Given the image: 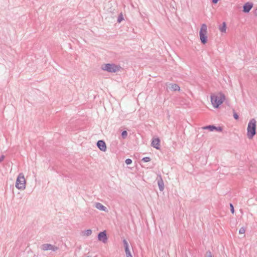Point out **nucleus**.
<instances>
[{
  "instance_id": "1",
  "label": "nucleus",
  "mask_w": 257,
  "mask_h": 257,
  "mask_svg": "<svg viewBox=\"0 0 257 257\" xmlns=\"http://www.w3.org/2000/svg\"><path fill=\"white\" fill-rule=\"evenodd\" d=\"M225 99V95L219 92L218 94H212L211 95V101L213 107L217 108L223 102Z\"/></svg>"
},
{
  "instance_id": "2",
  "label": "nucleus",
  "mask_w": 257,
  "mask_h": 257,
  "mask_svg": "<svg viewBox=\"0 0 257 257\" xmlns=\"http://www.w3.org/2000/svg\"><path fill=\"white\" fill-rule=\"evenodd\" d=\"M256 123L254 118H252L248 122L247 128V136L249 139H251L256 134Z\"/></svg>"
},
{
  "instance_id": "3",
  "label": "nucleus",
  "mask_w": 257,
  "mask_h": 257,
  "mask_svg": "<svg viewBox=\"0 0 257 257\" xmlns=\"http://www.w3.org/2000/svg\"><path fill=\"white\" fill-rule=\"evenodd\" d=\"M120 68V66L114 63L103 64L101 66V69L109 73H115Z\"/></svg>"
},
{
  "instance_id": "4",
  "label": "nucleus",
  "mask_w": 257,
  "mask_h": 257,
  "mask_svg": "<svg viewBox=\"0 0 257 257\" xmlns=\"http://www.w3.org/2000/svg\"><path fill=\"white\" fill-rule=\"evenodd\" d=\"M200 40L202 44H205L207 42V26L203 24L199 31Z\"/></svg>"
},
{
  "instance_id": "5",
  "label": "nucleus",
  "mask_w": 257,
  "mask_h": 257,
  "mask_svg": "<svg viewBox=\"0 0 257 257\" xmlns=\"http://www.w3.org/2000/svg\"><path fill=\"white\" fill-rule=\"evenodd\" d=\"M16 187L17 189L23 190L26 187V180L23 173H20L17 178Z\"/></svg>"
},
{
  "instance_id": "6",
  "label": "nucleus",
  "mask_w": 257,
  "mask_h": 257,
  "mask_svg": "<svg viewBox=\"0 0 257 257\" xmlns=\"http://www.w3.org/2000/svg\"><path fill=\"white\" fill-rule=\"evenodd\" d=\"M97 238L99 241H101L104 243H106L108 240L106 231L103 230L99 232L97 235Z\"/></svg>"
},
{
  "instance_id": "7",
  "label": "nucleus",
  "mask_w": 257,
  "mask_h": 257,
  "mask_svg": "<svg viewBox=\"0 0 257 257\" xmlns=\"http://www.w3.org/2000/svg\"><path fill=\"white\" fill-rule=\"evenodd\" d=\"M41 248L43 250H51L54 251L57 250L59 249L58 247L49 243H45L42 244Z\"/></svg>"
},
{
  "instance_id": "8",
  "label": "nucleus",
  "mask_w": 257,
  "mask_h": 257,
  "mask_svg": "<svg viewBox=\"0 0 257 257\" xmlns=\"http://www.w3.org/2000/svg\"><path fill=\"white\" fill-rule=\"evenodd\" d=\"M204 130H208L211 132H212L213 131H216L217 132H221L222 131L223 128L221 126H216L214 125H208L205 126L203 127Z\"/></svg>"
},
{
  "instance_id": "9",
  "label": "nucleus",
  "mask_w": 257,
  "mask_h": 257,
  "mask_svg": "<svg viewBox=\"0 0 257 257\" xmlns=\"http://www.w3.org/2000/svg\"><path fill=\"white\" fill-rule=\"evenodd\" d=\"M97 147L100 150L103 152H105L107 149L105 142L103 140H99L96 143Z\"/></svg>"
},
{
  "instance_id": "10",
  "label": "nucleus",
  "mask_w": 257,
  "mask_h": 257,
  "mask_svg": "<svg viewBox=\"0 0 257 257\" xmlns=\"http://www.w3.org/2000/svg\"><path fill=\"white\" fill-rule=\"evenodd\" d=\"M252 3L247 2L243 5L242 11L245 13H248L252 9Z\"/></svg>"
},
{
  "instance_id": "11",
  "label": "nucleus",
  "mask_w": 257,
  "mask_h": 257,
  "mask_svg": "<svg viewBox=\"0 0 257 257\" xmlns=\"http://www.w3.org/2000/svg\"><path fill=\"white\" fill-rule=\"evenodd\" d=\"M151 145L157 150L160 149V140L159 138H155L152 140Z\"/></svg>"
},
{
  "instance_id": "12",
  "label": "nucleus",
  "mask_w": 257,
  "mask_h": 257,
  "mask_svg": "<svg viewBox=\"0 0 257 257\" xmlns=\"http://www.w3.org/2000/svg\"><path fill=\"white\" fill-rule=\"evenodd\" d=\"M158 185L159 188V190L161 191H163L164 189V181L162 178V177L161 175H159L158 176V178L157 179Z\"/></svg>"
},
{
  "instance_id": "13",
  "label": "nucleus",
  "mask_w": 257,
  "mask_h": 257,
  "mask_svg": "<svg viewBox=\"0 0 257 257\" xmlns=\"http://www.w3.org/2000/svg\"><path fill=\"white\" fill-rule=\"evenodd\" d=\"M95 207L101 211H107V208L105 207L104 205H103L101 203L97 202L95 203Z\"/></svg>"
},
{
  "instance_id": "14",
  "label": "nucleus",
  "mask_w": 257,
  "mask_h": 257,
  "mask_svg": "<svg viewBox=\"0 0 257 257\" xmlns=\"http://www.w3.org/2000/svg\"><path fill=\"white\" fill-rule=\"evenodd\" d=\"M219 31L222 33H225L226 30V24L225 22H223L219 27Z\"/></svg>"
},
{
  "instance_id": "15",
  "label": "nucleus",
  "mask_w": 257,
  "mask_h": 257,
  "mask_svg": "<svg viewBox=\"0 0 257 257\" xmlns=\"http://www.w3.org/2000/svg\"><path fill=\"white\" fill-rule=\"evenodd\" d=\"M170 88L173 91H179L180 90V87L177 84H172Z\"/></svg>"
},
{
  "instance_id": "16",
  "label": "nucleus",
  "mask_w": 257,
  "mask_h": 257,
  "mask_svg": "<svg viewBox=\"0 0 257 257\" xmlns=\"http://www.w3.org/2000/svg\"><path fill=\"white\" fill-rule=\"evenodd\" d=\"M123 19H123V15H122V13H121L118 15L117 22V23H120Z\"/></svg>"
},
{
  "instance_id": "17",
  "label": "nucleus",
  "mask_w": 257,
  "mask_h": 257,
  "mask_svg": "<svg viewBox=\"0 0 257 257\" xmlns=\"http://www.w3.org/2000/svg\"><path fill=\"white\" fill-rule=\"evenodd\" d=\"M123 243L124 245V250L129 248V245L127 241L125 239L123 240Z\"/></svg>"
},
{
  "instance_id": "18",
  "label": "nucleus",
  "mask_w": 257,
  "mask_h": 257,
  "mask_svg": "<svg viewBox=\"0 0 257 257\" xmlns=\"http://www.w3.org/2000/svg\"><path fill=\"white\" fill-rule=\"evenodd\" d=\"M125 252L126 257H133L129 248L126 249Z\"/></svg>"
},
{
  "instance_id": "19",
  "label": "nucleus",
  "mask_w": 257,
  "mask_h": 257,
  "mask_svg": "<svg viewBox=\"0 0 257 257\" xmlns=\"http://www.w3.org/2000/svg\"><path fill=\"white\" fill-rule=\"evenodd\" d=\"M127 136V132L126 131H123L121 133V137L123 139H126Z\"/></svg>"
},
{
  "instance_id": "20",
  "label": "nucleus",
  "mask_w": 257,
  "mask_h": 257,
  "mask_svg": "<svg viewBox=\"0 0 257 257\" xmlns=\"http://www.w3.org/2000/svg\"><path fill=\"white\" fill-rule=\"evenodd\" d=\"M151 160V158L149 157H144L142 159V161L144 162H150V161Z\"/></svg>"
},
{
  "instance_id": "21",
  "label": "nucleus",
  "mask_w": 257,
  "mask_h": 257,
  "mask_svg": "<svg viewBox=\"0 0 257 257\" xmlns=\"http://www.w3.org/2000/svg\"><path fill=\"white\" fill-rule=\"evenodd\" d=\"M92 233V230L90 229H87L85 231V235L86 236H89Z\"/></svg>"
},
{
  "instance_id": "22",
  "label": "nucleus",
  "mask_w": 257,
  "mask_h": 257,
  "mask_svg": "<svg viewBox=\"0 0 257 257\" xmlns=\"http://www.w3.org/2000/svg\"><path fill=\"white\" fill-rule=\"evenodd\" d=\"M230 208V211L232 214H234L235 211L234 209V206L232 203L229 204Z\"/></svg>"
},
{
  "instance_id": "23",
  "label": "nucleus",
  "mask_w": 257,
  "mask_h": 257,
  "mask_svg": "<svg viewBox=\"0 0 257 257\" xmlns=\"http://www.w3.org/2000/svg\"><path fill=\"white\" fill-rule=\"evenodd\" d=\"M206 257H213L212 255V253L210 250H208L206 252Z\"/></svg>"
},
{
  "instance_id": "24",
  "label": "nucleus",
  "mask_w": 257,
  "mask_h": 257,
  "mask_svg": "<svg viewBox=\"0 0 257 257\" xmlns=\"http://www.w3.org/2000/svg\"><path fill=\"white\" fill-rule=\"evenodd\" d=\"M233 117L236 120H237L239 118L238 115L234 111V110H233Z\"/></svg>"
},
{
  "instance_id": "25",
  "label": "nucleus",
  "mask_w": 257,
  "mask_h": 257,
  "mask_svg": "<svg viewBox=\"0 0 257 257\" xmlns=\"http://www.w3.org/2000/svg\"><path fill=\"white\" fill-rule=\"evenodd\" d=\"M126 165H130L132 163V160L131 159H126L125 161Z\"/></svg>"
},
{
  "instance_id": "26",
  "label": "nucleus",
  "mask_w": 257,
  "mask_h": 257,
  "mask_svg": "<svg viewBox=\"0 0 257 257\" xmlns=\"http://www.w3.org/2000/svg\"><path fill=\"white\" fill-rule=\"evenodd\" d=\"M245 231V229L243 227H241L239 230V233L242 234L244 233Z\"/></svg>"
},
{
  "instance_id": "27",
  "label": "nucleus",
  "mask_w": 257,
  "mask_h": 257,
  "mask_svg": "<svg viewBox=\"0 0 257 257\" xmlns=\"http://www.w3.org/2000/svg\"><path fill=\"white\" fill-rule=\"evenodd\" d=\"M5 157L4 155H2L1 156H0V162H3L5 159Z\"/></svg>"
},
{
  "instance_id": "28",
  "label": "nucleus",
  "mask_w": 257,
  "mask_h": 257,
  "mask_svg": "<svg viewBox=\"0 0 257 257\" xmlns=\"http://www.w3.org/2000/svg\"><path fill=\"white\" fill-rule=\"evenodd\" d=\"M218 1H219V0H212V3L213 4H216L218 3Z\"/></svg>"
},
{
  "instance_id": "29",
  "label": "nucleus",
  "mask_w": 257,
  "mask_h": 257,
  "mask_svg": "<svg viewBox=\"0 0 257 257\" xmlns=\"http://www.w3.org/2000/svg\"><path fill=\"white\" fill-rule=\"evenodd\" d=\"M254 15L256 16H257V8L255 9L254 11Z\"/></svg>"
}]
</instances>
